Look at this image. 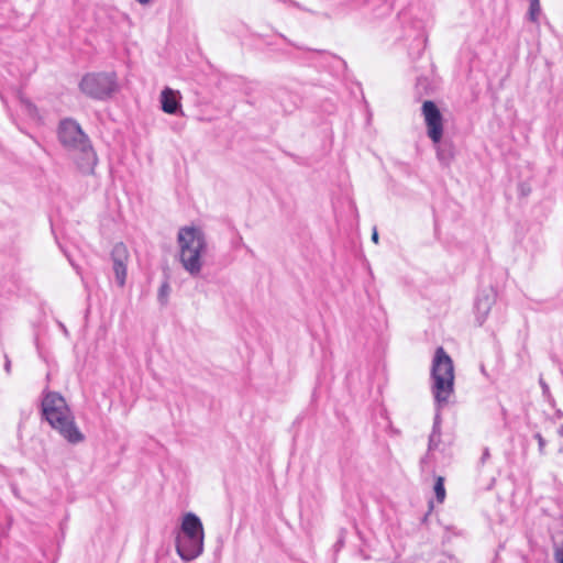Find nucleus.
I'll return each instance as SVG.
<instances>
[{
    "instance_id": "cd10ccee",
    "label": "nucleus",
    "mask_w": 563,
    "mask_h": 563,
    "mask_svg": "<svg viewBox=\"0 0 563 563\" xmlns=\"http://www.w3.org/2000/svg\"><path fill=\"white\" fill-rule=\"evenodd\" d=\"M424 81H426V79L419 78V79H418V82H417V86L422 85Z\"/></svg>"
},
{
    "instance_id": "20e7f679",
    "label": "nucleus",
    "mask_w": 563,
    "mask_h": 563,
    "mask_svg": "<svg viewBox=\"0 0 563 563\" xmlns=\"http://www.w3.org/2000/svg\"><path fill=\"white\" fill-rule=\"evenodd\" d=\"M432 394L440 409L446 405L454 389V366L453 361L442 346L435 350L432 367Z\"/></svg>"
},
{
    "instance_id": "a211bd4d",
    "label": "nucleus",
    "mask_w": 563,
    "mask_h": 563,
    "mask_svg": "<svg viewBox=\"0 0 563 563\" xmlns=\"http://www.w3.org/2000/svg\"><path fill=\"white\" fill-rule=\"evenodd\" d=\"M534 438L537 439L538 444H539V452L541 454H543L544 453V448H545V440H544V438L539 432L534 434Z\"/></svg>"
},
{
    "instance_id": "6e6552de",
    "label": "nucleus",
    "mask_w": 563,
    "mask_h": 563,
    "mask_svg": "<svg viewBox=\"0 0 563 563\" xmlns=\"http://www.w3.org/2000/svg\"><path fill=\"white\" fill-rule=\"evenodd\" d=\"M129 257L128 247L123 243H117L113 246L111 251V260L113 263L115 280L120 287L125 285Z\"/></svg>"
},
{
    "instance_id": "a878e982",
    "label": "nucleus",
    "mask_w": 563,
    "mask_h": 563,
    "mask_svg": "<svg viewBox=\"0 0 563 563\" xmlns=\"http://www.w3.org/2000/svg\"><path fill=\"white\" fill-rule=\"evenodd\" d=\"M139 3L141 4H146L148 3L151 0H136Z\"/></svg>"
},
{
    "instance_id": "2eb2a0df",
    "label": "nucleus",
    "mask_w": 563,
    "mask_h": 563,
    "mask_svg": "<svg viewBox=\"0 0 563 563\" xmlns=\"http://www.w3.org/2000/svg\"><path fill=\"white\" fill-rule=\"evenodd\" d=\"M21 104L31 117L37 115V109L30 100L21 99Z\"/></svg>"
},
{
    "instance_id": "0eeeda50",
    "label": "nucleus",
    "mask_w": 563,
    "mask_h": 563,
    "mask_svg": "<svg viewBox=\"0 0 563 563\" xmlns=\"http://www.w3.org/2000/svg\"><path fill=\"white\" fill-rule=\"evenodd\" d=\"M421 112L427 126V135L434 145H438L443 136L442 113L438 106L431 100H426L422 103Z\"/></svg>"
},
{
    "instance_id": "aec40b11",
    "label": "nucleus",
    "mask_w": 563,
    "mask_h": 563,
    "mask_svg": "<svg viewBox=\"0 0 563 563\" xmlns=\"http://www.w3.org/2000/svg\"><path fill=\"white\" fill-rule=\"evenodd\" d=\"M437 154H438V158L439 161L441 162H446L448 158H449V154H446L443 150H441L440 147H438V151H437Z\"/></svg>"
},
{
    "instance_id": "f257e3e1",
    "label": "nucleus",
    "mask_w": 563,
    "mask_h": 563,
    "mask_svg": "<svg viewBox=\"0 0 563 563\" xmlns=\"http://www.w3.org/2000/svg\"><path fill=\"white\" fill-rule=\"evenodd\" d=\"M57 137L62 146L74 156L81 173H93L98 158L88 135L76 120L71 118L60 120Z\"/></svg>"
},
{
    "instance_id": "f8f14e48",
    "label": "nucleus",
    "mask_w": 563,
    "mask_h": 563,
    "mask_svg": "<svg viewBox=\"0 0 563 563\" xmlns=\"http://www.w3.org/2000/svg\"><path fill=\"white\" fill-rule=\"evenodd\" d=\"M433 488L437 500L443 503L445 499L444 478L441 476L437 477Z\"/></svg>"
},
{
    "instance_id": "b1692460",
    "label": "nucleus",
    "mask_w": 563,
    "mask_h": 563,
    "mask_svg": "<svg viewBox=\"0 0 563 563\" xmlns=\"http://www.w3.org/2000/svg\"><path fill=\"white\" fill-rule=\"evenodd\" d=\"M489 457V450L486 448L482 455V462Z\"/></svg>"
},
{
    "instance_id": "bb28decb",
    "label": "nucleus",
    "mask_w": 563,
    "mask_h": 563,
    "mask_svg": "<svg viewBox=\"0 0 563 563\" xmlns=\"http://www.w3.org/2000/svg\"><path fill=\"white\" fill-rule=\"evenodd\" d=\"M558 433L563 437V426H560L559 430H558Z\"/></svg>"
},
{
    "instance_id": "5701e85b",
    "label": "nucleus",
    "mask_w": 563,
    "mask_h": 563,
    "mask_svg": "<svg viewBox=\"0 0 563 563\" xmlns=\"http://www.w3.org/2000/svg\"><path fill=\"white\" fill-rule=\"evenodd\" d=\"M372 241H373L374 243H378V232H377V229H376V228H374V229H373V233H372Z\"/></svg>"
},
{
    "instance_id": "4468645a",
    "label": "nucleus",
    "mask_w": 563,
    "mask_h": 563,
    "mask_svg": "<svg viewBox=\"0 0 563 563\" xmlns=\"http://www.w3.org/2000/svg\"><path fill=\"white\" fill-rule=\"evenodd\" d=\"M539 384H540V387H541V389H542V395H543V397H544L549 402L553 401V397H552V395H551L550 387H549V385L545 383V380H544L542 377H540V378H539Z\"/></svg>"
},
{
    "instance_id": "f03ea898",
    "label": "nucleus",
    "mask_w": 563,
    "mask_h": 563,
    "mask_svg": "<svg viewBox=\"0 0 563 563\" xmlns=\"http://www.w3.org/2000/svg\"><path fill=\"white\" fill-rule=\"evenodd\" d=\"M42 416L68 443L76 445L85 441V434L76 424L75 417L65 398L56 391H47L42 399Z\"/></svg>"
},
{
    "instance_id": "4be33fe9",
    "label": "nucleus",
    "mask_w": 563,
    "mask_h": 563,
    "mask_svg": "<svg viewBox=\"0 0 563 563\" xmlns=\"http://www.w3.org/2000/svg\"><path fill=\"white\" fill-rule=\"evenodd\" d=\"M357 4L360 5H366L369 3L380 2L382 0H356Z\"/></svg>"
},
{
    "instance_id": "393cba45",
    "label": "nucleus",
    "mask_w": 563,
    "mask_h": 563,
    "mask_svg": "<svg viewBox=\"0 0 563 563\" xmlns=\"http://www.w3.org/2000/svg\"><path fill=\"white\" fill-rule=\"evenodd\" d=\"M59 328L62 329V331L67 335L68 334V331L66 329V327L63 324V323H59Z\"/></svg>"
},
{
    "instance_id": "dca6fc26",
    "label": "nucleus",
    "mask_w": 563,
    "mask_h": 563,
    "mask_svg": "<svg viewBox=\"0 0 563 563\" xmlns=\"http://www.w3.org/2000/svg\"><path fill=\"white\" fill-rule=\"evenodd\" d=\"M432 433H438V441L441 438V417L439 411L435 413L433 427H432Z\"/></svg>"
},
{
    "instance_id": "1a4fd4ad",
    "label": "nucleus",
    "mask_w": 563,
    "mask_h": 563,
    "mask_svg": "<svg viewBox=\"0 0 563 563\" xmlns=\"http://www.w3.org/2000/svg\"><path fill=\"white\" fill-rule=\"evenodd\" d=\"M180 93L166 87L161 92L162 110L168 114L181 113Z\"/></svg>"
},
{
    "instance_id": "423d86ee",
    "label": "nucleus",
    "mask_w": 563,
    "mask_h": 563,
    "mask_svg": "<svg viewBox=\"0 0 563 563\" xmlns=\"http://www.w3.org/2000/svg\"><path fill=\"white\" fill-rule=\"evenodd\" d=\"M78 87L85 96L103 101L118 90V77L114 71L88 73L82 76Z\"/></svg>"
},
{
    "instance_id": "9d476101",
    "label": "nucleus",
    "mask_w": 563,
    "mask_h": 563,
    "mask_svg": "<svg viewBox=\"0 0 563 563\" xmlns=\"http://www.w3.org/2000/svg\"><path fill=\"white\" fill-rule=\"evenodd\" d=\"M494 303V297L490 294L482 292L477 296L475 301V310L479 324L486 320L492 306Z\"/></svg>"
},
{
    "instance_id": "ddd939ff",
    "label": "nucleus",
    "mask_w": 563,
    "mask_h": 563,
    "mask_svg": "<svg viewBox=\"0 0 563 563\" xmlns=\"http://www.w3.org/2000/svg\"><path fill=\"white\" fill-rule=\"evenodd\" d=\"M540 11H541V8H540L539 0H531L530 7H529V12H528V19L532 22H537Z\"/></svg>"
},
{
    "instance_id": "6ab92c4d",
    "label": "nucleus",
    "mask_w": 563,
    "mask_h": 563,
    "mask_svg": "<svg viewBox=\"0 0 563 563\" xmlns=\"http://www.w3.org/2000/svg\"><path fill=\"white\" fill-rule=\"evenodd\" d=\"M554 556L558 563H563V544L555 549Z\"/></svg>"
},
{
    "instance_id": "f3484780",
    "label": "nucleus",
    "mask_w": 563,
    "mask_h": 563,
    "mask_svg": "<svg viewBox=\"0 0 563 563\" xmlns=\"http://www.w3.org/2000/svg\"><path fill=\"white\" fill-rule=\"evenodd\" d=\"M440 440L438 441V433H432L429 437V450H434L438 448Z\"/></svg>"
},
{
    "instance_id": "7ed1b4c3",
    "label": "nucleus",
    "mask_w": 563,
    "mask_h": 563,
    "mask_svg": "<svg viewBox=\"0 0 563 563\" xmlns=\"http://www.w3.org/2000/svg\"><path fill=\"white\" fill-rule=\"evenodd\" d=\"M177 244L183 268L190 276H198L203 266L202 255L208 247L203 231L197 227L180 228L177 234Z\"/></svg>"
},
{
    "instance_id": "9b49d317",
    "label": "nucleus",
    "mask_w": 563,
    "mask_h": 563,
    "mask_svg": "<svg viewBox=\"0 0 563 563\" xmlns=\"http://www.w3.org/2000/svg\"><path fill=\"white\" fill-rule=\"evenodd\" d=\"M170 292V286L168 280H164L158 289L157 299L162 306H165L168 301V296Z\"/></svg>"
},
{
    "instance_id": "412c9836",
    "label": "nucleus",
    "mask_w": 563,
    "mask_h": 563,
    "mask_svg": "<svg viewBox=\"0 0 563 563\" xmlns=\"http://www.w3.org/2000/svg\"><path fill=\"white\" fill-rule=\"evenodd\" d=\"M4 358H5V362H4V371L7 372V374H10V373H11V361H10V358L8 357V355H7V354L4 355Z\"/></svg>"
},
{
    "instance_id": "39448f33",
    "label": "nucleus",
    "mask_w": 563,
    "mask_h": 563,
    "mask_svg": "<svg viewBox=\"0 0 563 563\" xmlns=\"http://www.w3.org/2000/svg\"><path fill=\"white\" fill-rule=\"evenodd\" d=\"M203 526L200 518L188 512L183 517L180 531L176 537V551L184 561H192L203 552Z\"/></svg>"
}]
</instances>
